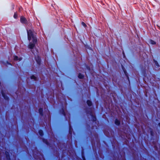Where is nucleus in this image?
Segmentation results:
<instances>
[{
  "mask_svg": "<svg viewBox=\"0 0 160 160\" xmlns=\"http://www.w3.org/2000/svg\"><path fill=\"white\" fill-rule=\"evenodd\" d=\"M42 108H40L39 110V112L40 114H42Z\"/></svg>",
  "mask_w": 160,
  "mask_h": 160,
  "instance_id": "12",
  "label": "nucleus"
},
{
  "mask_svg": "<svg viewBox=\"0 0 160 160\" xmlns=\"http://www.w3.org/2000/svg\"><path fill=\"white\" fill-rule=\"evenodd\" d=\"M78 77L80 78H82L83 77V75L81 74H79Z\"/></svg>",
  "mask_w": 160,
  "mask_h": 160,
  "instance_id": "9",
  "label": "nucleus"
},
{
  "mask_svg": "<svg viewBox=\"0 0 160 160\" xmlns=\"http://www.w3.org/2000/svg\"><path fill=\"white\" fill-rule=\"evenodd\" d=\"M87 103L88 105L89 106H90L92 105V102L88 100L87 102Z\"/></svg>",
  "mask_w": 160,
  "mask_h": 160,
  "instance_id": "5",
  "label": "nucleus"
},
{
  "mask_svg": "<svg viewBox=\"0 0 160 160\" xmlns=\"http://www.w3.org/2000/svg\"><path fill=\"white\" fill-rule=\"evenodd\" d=\"M36 61H37V62L38 63H39V61L38 60V61L37 60H36Z\"/></svg>",
  "mask_w": 160,
  "mask_h": 160,
  "instance_id": "15",
  "label": "nucleus"
},
{
  "mask_svg": "<svg viewBox=\"0 0 160 160\" xmlns=\"http://www.w3.org/2000/svg\"><path fill=\"white\" fill-rule=\"evenodd\" d=\"M39 134L40 135H42V131H39Z\"/></svg>",
  "mask_w": 160,
  "mask_h": 160,
  "instance_id": "11",
  "label": "nucleus"
},
{
  "mask_svg": "<svg viewBox=\"0 0 160 160\" xmlns=\"http://www.w3.org/2000/svg\"><path fill=\"white\" fill-rule=\"evenodd\" d=\"M14 59L15 60H18L19 61H20L22 59V58H19L16 56H14Z\"/></svg>",
  "mask_w": 160,
  "mask_h": 160,
  "instance_id": "3",
  "label": "nucleus"
},
{
  "mask_svg": "<svg viewBox=\"0 0 160 160\" xmlns=\"http://www.w3.org/2000/svg\"><path fill=\"white\" fill-rule=\"evenodd\" d=\"M28 39L29 41L28 48L30 49H32L34 47L37 42V39L35 36L33 34L31 30H27Z\"/></svg>",
  "mask_w": 160,
  "mask_h": 160,
  "instance_id": "1",
  "label": "nucleus"
},
{
  "mask_svg": "<svg viewBox=\"0 0 160 160\" xmlns=\"http://www.w3.org/2000/svg\"><path fill=\"white\" fill-rule=\"evenodd\" d=\"M159 125L160 126V123L159 124Z\"/></svg>",
  "mask_w": 160,
  "mask_h": 160,
  "instance_id": "16",
  "label": "nucleus"
},
{
  "mask_svg": "<svg viewBox=\"0 0 160 160\" xmlns=\"http://www.w3.org/2000/svg\"><path fill=\"white\" fill-rule=\"evenodd\" d=\"M149 43L152 45H155L156 44L155 42L152 40H150L149 41Z\"/></svg>",
  "mask_w": 160,
  "mask_h": 160,
  "instance_id": "4",
  "label": "nucleus"
},
{
  "mask_svg": "<svg viewBox=\"0 0 160 160\" xmlns=\"http://www.w3.org/2000/svg\"><path fill=\"white\" fill-rule=\"evenodd\" d=\"M32 79H33L34 80L36 79V77L34 76H32L31 77Z\"/></svg>",
  "mask_w": 160,
  "mask_h": 160,
  "instance_id": "10",
  "label": "nucleus"
},
{
  "mask_svg": "<svg viewBox=\"0 0 160 160\" xmlns=\"http://www.w3.org/2000/svg\"><path fill=\"white\" fill-rule=\"evenodd\" d=\"M95 119H96L95 118H93V120H94H94H95Z\"/></svg>",
  "mask_w": 160,
  "mask_h": 160,
  "instance_id": "14",
  "label": "nucleus"
},
{
  "mask_svg": "<svg viewBox=\"0 0 160 160\" xmlns=\"http://www.w3.org/2000/svg\"><path fill=\"white\" fill-rule=\"evenodd\" d=\"M82 25L84 27H85L86 26V24L83 22L82 23Z\"/></svg>",
  "mask_w": 160,
  "mask_h": 160,
  "instance_id": "13",
  "label": "nucleus"
},
{
  "mask_svg": "<svg viewBox=\"0 0 160 160\" xmlns=\"http://www.w3.org/2000/svg\"><path fill=\"white\" fill-rule=\"evenodd\" d=\"M2 95L3 96L5 99L7 100L8 99V97L7 96H6V95H5L4 94L3 92H2Z\"/></svg>",
  "mask_w": 160,
  "mask_h": 160,
  "instance_id": "7",
  "label": "nucleus"
},
{
  "mask_svg": "<svg viewBox=\"0 0 160 160\" xmlns=\"http://www.w3.org/2000/svg\"><path fill=\"white\" fill-rule=\"evenodd\" d=\"M115 124L117 125H118L120 124V122L118 120H116L115 122Z\"/></svg>",
  "mask_w": 160,
  "mask_h": 160,
  "instance_id": "6",
  "label": "nucleus"
},
{
  "mask_svg": "<svg viewBox=\"0 0 160 160\" xmlns=\"http://www.w3.org/2000/svg\"><path fill=\"white\" fill-rule=\"evenodd\" d=\"M13 17L14 18L16 19L18 17V15L17 13H15L14 16Z\"/></svg>",
  "mask_w": 160,
  "mask_h": 160,
  "instance_id": "8",
  "label": "nucleus"
},
{
  "mask_svg": "<svg viewBox=\"0 0 160 160\" xmlns=\"http://www.w3.org/2000/svg\"><path fill=\"white\" fill-rule=\"evenodd\" d=\"M20 21L22 23L25 24L28 23V20L23 16H21V17Z\"/></svg>",
  "mask_w": 160,
  "mask_h": 160,
  "instance_id": "2",
  "label": "nucleus"
}]
</instances>
